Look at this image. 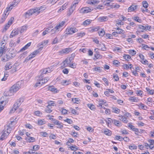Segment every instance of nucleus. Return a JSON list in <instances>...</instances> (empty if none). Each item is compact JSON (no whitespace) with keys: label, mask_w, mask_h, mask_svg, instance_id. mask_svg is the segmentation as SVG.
Returning <instances> with one entry per match:
<instances>
[{"label":"nucleus","mask_w":154,"mask_h":154,"mask_svg":"<svg viewBox=\"0 0 154 154\" xmlns=\"http://www.w3.org/2000/svg\"><path fill=\"white\" fill-rule=\"evenodd\" d=\"M20 82H18L12 86L8 92V95L10 96L14 95V93L16 92L20 88Z\"/></svg>","instance_id":"nucleus-1"},{"label":"nucleus","mask_w":154,"mask_h":154,"mask_svg":"<svg viewBox=\"0 0 154 154\" xmlns=\"http://www.w3.org/2000/svg\"><path fill=\"white\" fill-rule=\"evenodd\" d=\"M49 79L50 78L48 77H45L43 79L42 75H41L37 77L38 82L35 84L34 86L36 87L39 86H41L42 84L47 82Z\"/></svg>","instance_id":"nucleus-2"},{"label":"nucleus","mask_w":154,"mask_h":154,"mask_svg":"<svg viewBox=\"0 0 154 154\" xmlns=\"http://www.w3.org/2000/svg\"><path fill=\"white\" fill-rule=\"evenodd\" d=\"M78 31V29L75 27H68L64 32L65 37H67L68 35H71L73 33Z\"/></svg>","instance_id":"nucleus-3"},{"label":"nucleus","mask_w":154,"mask_h":154,"mask_svg":"<svg viewBox=\"0 0 154 154\" xmlns=\"http://www.w3.org/2000/svg\"><path fill=\"white\" fill-rule=\"evenodd\" d=\"M3 133L1 135L0 138V140H3L6 139L10 133V132L8 131H6V130L5 129L3 130Z\"/></svg>","instance_id":"nucleus-4"},{"label":"nucleus","mask_w":154,"mask_h":154,"mask_svg":"<svg viewBox=\"0 0 154 154\" xmlns=\"http://www.w3.org/2000/svg\"><path fill=\"white\" fill-rule=\"evenodd\" d=\"M35 13H36V12L35 9H30L24 13V16L26 18H27Z\"/></svg>","instance_id":"nucleus-5"},{"label":"nucleus","mask_w":154,"mask_h":154,"mask_svg":"<svg viewBox=\"0 0 154 154\" xmlns=\"http://www.w3.org/2000/svg\"><path fill=\"white\" fill-rule=\"evenodd\" d=\"M9 56L10 58H12L15 56L17 54V51L14 49H12L9 50Z\"/></svg>","instance_id":"nucleus-6"},{"label":"nucleus","mask_w":154,"mask_h":154,"mask_svg":"<svg viewBox=\"0 0 154 154\" xmlns=\"http://www.w3.org/2000/svg\"><path fill=\"white\" fill-rule=\"evenodd\" d=\"M52 68L51 67H48L44 69H42L41 70V74H42V75L43 74H45L48 73H49L51 72V71Z\"/></svg>","instance_id":"nucleus-7"},{"label":"nucleus","mask_w":154,"mask_h":154,"mask_svg":"<svg viewBox=\"0 0 154 154\" xmlns=\"http://www.w3.org/2000/svg\"><path fill=\"white\" fill-rule=\"evenodd\" d=\"M92 10L89 7H85L82 8L80 11V13L85 14L90 12Z\"/></svg>","instance_id":"nucleus-8"},{"label":"nucleus","mask_w":154,"mask_h":154,"mask_svg":"<svg viewBox=\"0 0 154 154\" xmlns=\"http://www.w3.org/2000/svg\"><path fill=\"white\" fill-rule=\"evenodd\" d=\"M77 4V2H74L72 5H71L70 8L69 9V15H70L73 12L76 7V5Z\"/></svg>","instance_id":"nucleus-9"},{"label":"nucleus","mask_w":154,"mask_h":154,"mask_svg":"<svg viewBox=\"0 0 154 154\" xmlns=\"http://www.w3.org/2000/svg\"><path fill=\"white\" fill-rule=\"evenodd\" d=\"M24 98L23 97H21L18 99L17 101L14 104V106H16L18 107L21 104V103L23 101Z\"/></svg>","instance_id":"nucleus-10"},{"label":"nucleus","mask_w":154,"mask_h":154,"mask_svg":"<svg viewBox=\"0 0 154 154\" xmlns=\"http://www.w3.org/2000/svg\"><path fill=\"white\" fill-rule=\"evenodd\" d=\"M65 23V22L64 21H62L61 23L57 24L55 29L58 31L59 29H61V28L64 25Z\"/></svg>","instance_id":"nucleus-11"},{"label":"nucleus","mask_w":154,"mask_h":154,"mask_svg":"<svg viewBox=\"0 0 154 154\" xmlns=\"http://www.w3.org/2000/svg\"><path fill=\"white\" fill-rule=\"evenodd\" d=\"M35 10L36 13H37V14L39 13L41 11L44 10L45 9V7L44 5H42L39 8H34Z\"/></svg>","instance_id":"nucleus-12"},{"label":"nucleus","mask_w":154,"mask_h":154,"mask_svg":"<svg viewBox=\"0 0 154 154\" xmlns=\"http://www.w3.org/2000/svg\"><path fill=\"white\" fill-rule=\"evenodd\" d=\"M1 60L4 62H6L8 61L9 59H11L9 56L7 54L4 56L1 55Z\"/></svg>","instance_id":"nucleus-13"},{"label":"nucleus","mask_w":154,"mask_h":154,"mask_svg":"<svg viewBox=\"0 0 154 154\" xmlns=\"http://www.w3.org/2000/svg\"><path fill=\"white\" fill-rule=\"evenodd\" d=\"M138 5H132L128 9V12H131L132 11H134L137 8Z\"/></svg>","instance_id":"nucleus-14"},{"label":"nucleus","mask_w":154,"mask_h":154,"mask_svg":"<svg viewBox=\"0 0 154 154\" xmlns=\"http://www.w3.org/2000/svg\"><path fill=\"white\" fill-rule=\"evenodd\" d=\"M112 120V123L114 124L115 125L120 127L122 126L121 123L119 121L115 119L111 120Z\"/></svg>","instance_id":"nucleus-15"},{"label":"nucleus","mask_w":154,"mask_h":154,"mask_svg":"<svg viewBox=\"0 0 154 154\" xmlns=\"http://www.w3.org/2000/svg\"><path fill=\"white\" fill-rule=\"evenodd\" d=\"M100 2L99 1L96 0H88L87 3L89 4L94 5L95 4H98Z\"/></svg>","instance_id":"nucleus-16"},{"label":"nucleus","mask_w":154,"mask_h":154,"mask_svg":"<svg viewBox=\"0 0 154 154\" xmlns=\"http://www.w3.org/2000/svg\"><path fill=\"white\" fill-rule=\"evenodd\" d=\"M48 90L54 93H57L59 91L57 88L53 86L49 87Z\"/></svg>","instance_id":"nucleus-17"},{"label":"nucleus","mask_w":154,"mask_h":154,"mask_svg":"<svg viewBox=\"0 0 154 154\" xmlns=\"http://www.w3.org/2000/svg\"><path fill=\"white\" fill-rule=\"evenodd\" d=\"M71 48H67L62 50V51L59 52V53L67 54L70 51Z\"/></svg>","instance_id":"nucleus-18"},{"label":"nucleus","mask_w":154,"mask_h":154,"mask_svg":"<svg viewBox=\"0 0 154 154\" xmlns=\"http://www.w3.org/2000/svg\"><path fill=\"white\" fill-rule=\"evenodd\" d=\"M18 31L17 30L14 29L12 32L10 36V38H12L15 35H18Z\"/></svg>","instance_id":"nucleus-19"},{"label":"nucleus","mask_w":154,"mask_h":154,"mask_svg":"<svg viewBox=\"0 0 154 154\" xmlns=\"http://www.w3.org/2000/svg\"><path fill=\"white\" fill-rule=\"evenodd\" d=\"M14 122H15L14 121H11V123L9 124L8 125H7V128L6 129H5V130H6V131H8L9 132H10V131L12 129V128H11V125H12L13 123H14Z\"/></svg>","instance_id":"nucleus-20"},{"label":"nucleus","mask_w":154,"mask_h":154,"mask_svg":"<svg viewBox=\"0 0 154 154\" xmlns=\"http://www.w3.org/2000/svg\"><path fill=\"white\" fill-rule=\"evenodd\" d=\"M70 63L68 59H66L63 62L62 64L63 66H62L64 67L68 66L69 64Z\"/></svg>","instance_id":"nucleus-21"},{"label":"nucleus","mask_w":154,"mask_h":154,"mask_svg":"<svg viewBox=\"0 0 154 154\" xmlns=\"http://www.w3.org/2000/svg\"><path fill=\"white\" fill-rule=\"evenodd\" d=\"M8 14L9 13H8L7 14H3L0 21L1 23H3L5 21Z\"/></svg>","instance_id":"nucleus-22"},{"label":"nucleus","mask_w":154,"mask_h":154,"mask_svg":"<svg viewBox=\"0 0 154 154\" xmlns=\"http://www.w3.org/2000/svg\"><path fill=\"white\" fill-rule=\"evenodd\" d=\"M17 5V4L16 3V2H15V0H14L9 5V8H10V10H11L13 7H15Z\"/></svg>","instance_id":"nucleus-23"},{"label":"nucleus","mask_w":154,"mask_h":154,"mask_svg":"<svg viewBox=\"0 0 154 154\" xmlns=\"http://www.w3.org/2000/svg\"><path fill=\"white\" fill-rule=\"evenodd\" d=\"M31 45V42H29L24 47H23L22 48H21L20 50V51H23L25 50L28 47H29Z\"/></svg>","instance_id":"nucleus-24"},{"label":"nucleus","mask_w":154,"mask_h":154,"mask_svg":"<svg viewBox=\"0 0 154 154\" xmlns=\"http://www.w3.org/2000/svg\"><path fill=\"white\" fill-rule=\"evenodd\" d=\"M99 45L98 47H100V50L103 51H106V48L104 44H100Z\"/></svg>","instance_id":"nucleus-25"},{"label":"nucleus","mask_w":154,"mask_h":154,"mask_svg":"<svg viewBox=\"0 0 154 154\" xmlns=\"http://www.w3.org/2000/svg\"><path fill=\"white\" fill-rule=\"evenodd\" d=\"M26 139L27 141L29 143L35 141V138H34L30 137H26Z\"/></svg>","instance_id":"nucleus-26"},{"label":"nucleus","mask_w":154,"mask_h":154,"mask_svg":"<svg viewBox=\"0 0 154 154\" xmlns=\"http://www.w3.org/2000/svg\"><path fill=\"white\" fill-rule=\"evenodd\" d=\"M48 41L47 40L44 41L42 42L39 43L38 45V47H40L41 46H45L48 44Z\"/></svg>","instance_id":"nucleus-27"},{"label":"nucleus","mask_w":154,"mask_h":154,"mask_svg":"<svg viewBox=\"0 0 154 154\" xmlns=\"http://www.w3.org/2000/svg\"><path fill=\"white\" fill-rule=\"evenodd\" d=\"M105 134L108 136H110L112 134L111 131L108 129H106L104 131Z\"/></svg>","instance_id":"nucleus-28"},{"label":"nucleus","mask_w":154,"mask_h":154,"mask_svg":"<svg viewBox=\"0 0 154 154\" xmlns=\"http://www.w3.org/2000/svg\"><path fill=\"white\" fill-rule=\"evenodd\" d=\"M28 27V26L27 25H25L22 26L21 28V29L20 31V33H22L25 30H26Z\"/></svg>","instance_id":"nucleus-29"},{"label":"nucleus","mask_w":154,"mask_h":154,"mask_svg":"<svg viewBox=\"0 0 154 154\" xmlns=\"http://www.w3.org/2000/svg\"><path fill=\"white\" fill-rule=\"evenodd\" d=\"M6 48L4 47L3 45V46L1 47L0 48V54L2 55L4 51L6 50Z\"/></svg>","instance_id":"nucleus-30"},{"label":"nucleus","mask_w":154,"mask_h":154,"mask_svg":"<svg viewBox=\"0 0 154 154\" xmlns=\"http://www.w3.org/2000/svg\"><path fill=\"white\" fill-rule=\"evenodd\" d=\"M33 57L32 56V54H30L26 58L25 60L24 61L23 63H24L25 62H27L29 60L32 58Z\"/></svg>","instance_id":"nucleus-31"},{"label":"nucleus","mask_w":154,"mask_h":154,"mask_svg":"<svg viewBox=\"0 0 154 154\" xmlns=\"http://www.w3.org/2000/svg\"><path fill=\"white\" fill-rule=\"evenodd\" d=\"M112 112L116 113H119L120 112V110L117 108H112Z\"/></svg>","instance_id":"nucleus-32"},{"label":"nucleus","mask_w":154,"mask_h":154,"mask_svg":"<svg viewBox=\"0 0 154 154\" xmlns=\"http://www.w3.org/2000/svg\"><path fill=\"white\" fill-rule=\"evenodd\" d=\"M139 28L140 29H142V30H141V32H143L146 31V27L143 26L139 25Z\"/></svg>","instance_id":"nucleus-33"},{"label":"nucleus","mask_w":154,"mask_h":154,"mask_svg":"<svg viewBox=\"0 0 154 154\" xmlns=\"http://www.w3.org/2000/svg\"><path fill=\"white\" fill-rule=\"evenodd\" d=\"M50 30V29L48 28H46L45 30L43 31L42 33V35L44 36L47 34L48 33H49L50 32V31H49Z\"/></svg>","instance_id":"nucleus-34"},{"label":"nucleus","mask_w":154,"mask_h":154,"mask_svg":"<svg viewBox=\"0 0 154 154\" xmlns=\"http://www.w3.org/2000/svg\"><path fill=\"white\" fill-rule=\"evenodd\" d=\"M132 19L135 21L139 23H141L142 20L140 19H139L138 17H134L132 18Z\"/></svg>","instance_id":"nucleus-35"},{"label":"nucleus","mask_w":154,"mask_h":154,"mask_svg":"<svg viewBox=\"0 0 154 154\" xmlns=\"http://www.w3.org/2000/svg\"><path fill=\"white\" fill-rule=\"evenodd\" d=\"M123 57L127 61H129L130 59L131 60V57L128 55L125 54Z\"/></svg>","instance_id":"nucleus-36"},{"label":"nucleus","mask_w":154,"mask_h":154,"mask_svg":"<svg viewBox=\"0 0 154 154\" xmlns=\"http://www.w3.org/2000/svg\"><path fill=\"white\" fill-rule=\"evenodd\" d=\"M138 106H140L141 109L144 110H146L147 108V106L144 104L141 103H140Z\"/></svg>","instance_id":"nucleus-37"},{"label":"nucleus","mask_w":154,"mask_h":154,"mask_svg":"<svg viewBox=\"0 0 154 154\" xmlns=\"http://www.w3.org/2000/svg\"><path fill=\"white\" fill-rule=\"evenodd\" d=\"M34 114L36 116H41L42 115V113L39 111H36L35 112Z\"/></svg>","instance_id":"nucleus-38"},{"label":"nucleus","mask_w":154,"mask_h":154,"mask_svg":"<svg viewBox=\"0 0 154 154\" xmlns=\"http://www.w3.org/2000/svg\"><path fill=\"white\" fill-rule=\"evenodd\" d=\"M45 121L44 120H39L38 121V125H42L44 124L45 123Z\"/></svg>","instance_id":"nucleus-39"},{"label":"nucleus","mask_w":154,"mask_h":154,"mask_svg":"<svg viewBox=\"0 0 154 154\" xmlns=\"http://www.w3.org/2000/svg\"><path fill=\"white\" fill-rule=\"evenodd\" d=\"M17 108L18 107H16V106H15L14 104L13 108L11 109L9 112V113L11 114L13 113L14 112L17 110Z\"/></svg>","instance_id":"nucleus-40"},{"label":"nucleus","mask_w":154,"mask_h":154,"mask_svg":"<svg viewBox=\"0 0 154 154\" xmlns=\"http://www.w3.org/2000/svg\"><path fill=\"white\" fill-rule=\"evenodd\" d=\"M91 22L89 20H87L83 22V25L84 26H86L89 24Z\"/></svg>","instance_id":"nucleus-41"},{"label":"nucleus","mask_w":154,"mask_h":154,"mask_svg":"<svg viewBox=\"0 0 154 154\" xmlns=\"http://www.w3.org/2000/svg\"><path fill=\"white\" fill-rule=\"evenodd\" d=\"M62 83L65 84H66V85H68L71 83V81L69 80H65L62 81Z\"/></svg>","instance_id":"nucleus-42"},{"label":"nucleus","mask_w":154,"mask_h":154,"mask_svg":"<svg viewBox=\"0 0 154 154\" xmlns=\"http://www.w3.org/2000/svg\"><path fill=\"white\" fill-rule=\"evenodd\" d=\"M129 100L131 101L132 102H137V99L136 97H131L129 98Z\"/></svg>","instance_id":"nucleus-43"},{"label":"nucleus","mask_w":154,"mask_h":154,"mask_svg":"<svg viewBox=\"0 0 154 154\" xmlns=\"http://www.w3.org/2000/svg\"><path fill=\"white\" fill-rule=\"evenodd\" d=\"M69 148L70 149L72 150H76V149H78L79 147L74 145L73 146H69Z\"/></svg>","instance_id":"nucleus-44"},{"label":"nucleus","mask_w":154,"mask_h":154,"mask_svg":"<svg viewBox=\"0 0 154 154\" xmlns=\"http://www.w3.org/2000/svg\"><path fill=\"white\" fill-rule=\"evenodd\" d=\"M4 101L3 100H0V112L3 109L4 106L2 105V104Z\"/></svg>","instance_id":"nucleus-45"},{"label":"nucleus","mask_w":154,"mask_h":154,"mask_svg":"<svg viewBox=\"0 0 154 154\" xmlns=\"http://www.w3.org/2000/svg\"><path fill=\"white\" fill-rule=\"evenodd\" d=\"M143 6L146 8H147L148 6V4L146 1H144L142 2Z\"/></svg>","instance_id":"nucleus-46"},{"label":"nucleus","mask_w":154,"mask_h":154,"mask_svg":"<svg viewBox=\"0 0 154 154\" xmlns=\"http://www.w3.org/2000/svg\"><path fill=\"white\" fill-rule=\"evenodd\" d=\"M100 68V67H95L94 68H93L92 69L94 72L97 71L98 72H100L101 70Z\"/></svg>","instance_id":"nucleus-47"},{"label":"nucleus","mask_w":154,"mask_h":154,"mask_svg":"<svg viewBox=\"0 0 154 154\" xmlns=\"http://www.w3.org/2000/svg\"><path fill=\"white\" fill-rule=\"evenodd\" d=\"M11 66H10V63H7L5 67V70H7L9 69H11Z\"/></svg>","instance_id":"nucleus-48"},{"label":"nucleus","mask_w":154,"mask_h":154,"mask_svg":"<svg viewBox=\"0 0 154 154\" xmlns=\"http://www.w3.org/2000/svg\"><path fill=\"white\" fill-rule=\"evenodd\" d=\"M87 106L89 108L92 110L95 109V107L94 105L91 104H88L87 105Z\"/></svg>","instance_id":"nucleus-49"},{"label":"nucleus","mask_w":154,"mask_h":154,"mask_svg":"<svg viewBox=\"0 0 154 154\" xmlns=\"http://www.w3.org/2000/svg\"><path fill=\"white\" fill-rule=\"evenodd\" d=\"M72 100L73 102H74V103H76L77 104H78L79 103V100L78 98H76L74 99L73 98L72 99Z\"/></svg>","instance_id":"nucleus-50"},{"label":"nucleus","mask_w":154,"mask_h":154,"mask_svg":"<svg viewBox=\"0 0 154 154\" xmlns=\"http://www.w3.org/2000/svg\"><path fill=\"white\" fill-rule=\"evenodd\" d=\"M98 34L100 36L102 37L103 36L105 35V32L103 29H102L101 31L98 32Z\"/></svg>","instance_id":"nucleus-51"},{"label":"nucleus","mask_w":154,"mask_h":154,"mask_svg":"<svg viewBox=\"0 0 154 154\" xmlns=\"http://www.w3.org/2000/svg\"><path fill=\"white\" fill-rule=\"evenodd\" d=\"M136 51L133 50H131L129 51V53L132 56L136 54Z\"/></svg>","instance_id":"nucleus-52"},{"label":"nucleus","mask_w":154,"mask_h":154,"mask_svg":"<svg viewBox=\"0 0 154 154\" xmlns=\"http://www.w3.org/2000/svg\"><path fill=\"white\" fill-rule=\"evenodd\" d=\"M100 28L99 26H97L95 27H93L91 29V31L92 32H94V31H96L99 30V29Z\"/></svg>","instance_id":"nucleus-53"},{"label":"nucleus","mask_w":154,"mask_h":154,"mask_svg":"<svg viewBox=\"0 0 154 154\" xmlns=\"http://www.w3.org/2000/svg\"><path fill=\"white\" fill-rule=\"evenodd\" d=\"M102 56L99 54H94V57L97 59H100L102 58Z\"/></svg>","instance_id":"nucleus-54"},{"label":"nucleus","mask_w":154,"mask_h":154,"mask_svg":"<svg viewBox=\"0 0 154 154\" xmlns=\"http://www.w3.org/2000/svg\"><path fill=\"white\" fill-rule=\"evenodd\" d=\"M115 138L120 141H122L123 140V137L119 136H116L115 137Z\"/></svg>","instance_id":"nucleus-55"},{"label":"nucleus","mask_w":154,"mask_h":154,"mask_svg":"<svg viewBox=\"0 0 154 154\" xmlns=\"http://www.w3.org/2000/svg\"><path fill=\"white\" fill-rule=\"evenodd\" d=\"M8 74L7 73H5V76H4L1 79L2 81H5L7 79V77L8 76Z\"/></svg>","instance_id":"nucleus-56"},{"label":"nucleus","mask_w":154,"mask_h":154,"mask_svg":"<svg viewBox=\"0 0 154 154\" xmlns=\"http://www.w3.org/2000/svg\"><path fill=\"white\" fill-rule=\"evenodd\" d=\"M70 109L71 111V112L74 115H76L77 114V111L75 109H73L71 107L70 108Z\"/></svg>","instance_id":"nucleus-57"},{"label":"nucleus","mask_w":154,"mask_h":154,"mask_svg":"<svg viewBox=\"0 0 154 154\" xmlns=\"http://www.w3.org/2000/svg\"><path fill=\"white\" fill-rule=\"evenodd\" d=\"M129 148L131 150L134 149H136L137 148V146L134 145L133 146H129Z\"/></svg>","instance_id":"nucleus-58"},{"label":"nucleus","mask_w":154,"mask_h":154,"mask_svg":"<svg viewBox=\"0 0 154 154\" xmlns=\"http://www.w3.org/2000/svg\"><path fill=\"white\" fill-rule=\"evenodd\" d=\"M116 32L118 33V34H124L125 32V31L123 29H119V30H118Z\"/></svg>","instance_id":"nucleus-59"},{"label":"nucleus","mask_w":154,"mask_h":154,"mask_svg":"<svg viewBox=\"0 0 154 154\" xmlns=\"http://www.w3.org/2000/svg\"><path fill=\"white\" fill-rule=\"evenodd\" d=\"M121 117V119L122 120L123 122L125 123H127L128 122V120L127 118L124 116H120Z\"/></svg>","instance_id":"nucleus-60"},{"label":"nucleus","mask_w":154,"mask_h":154,"mask_svg":"<svg viewBox=\"0 0 154 154\" xmlns=\"http://www.w3.org/2000/svg\"><path fill=\"white\" fill-rule=\"evenodd\" d=\"M39 148V146L38 145H35L33 146V150H37Z\"/></svg>","instance_id":"nucleus-61"},{"label":"nucleus","mask_w":154,"mask_h":154,"mask_svg":"<svg viewBox=\"0 0 154 154\" xmlns=\"http://www.w3.org/2000/svg\"><path fill=\"white\" fill-rule=\"evenodd\" d=\"M107 18V17H101L99 18V19L102 21H105Z\"/></svg>","instance_id":"nucleus-62"},{"label":"nucleus","mask_w":154,"mask_h":154,"mask_svg":"<svg viewBox=\"0 0 154 154\" xmlns=\"http://www.w3.org/2000/svg\"><path fill=\"white\" fill-rule=\"evenodd\" d=\"M48 104L50 106H54L55 103L53 101H49L48 102Z\"/></svg>","instance_id":"nucleus-63"},{"label":"nucleus","mask_w":154,"mask_h":154,"mask_svg":"<svg viewBox=\"0 0 154 154\" xmlns=\"http://www.w3.org/2000/svg\"><path fill=\"white\" fill-rule=\"evenodd\" d=\"M39 53L37 50H35L33 51L32 53H31L30 54H32V56L33 57H35V56Z\"/></svg>","instance_id":"nucleus-64"}]
</instances>
